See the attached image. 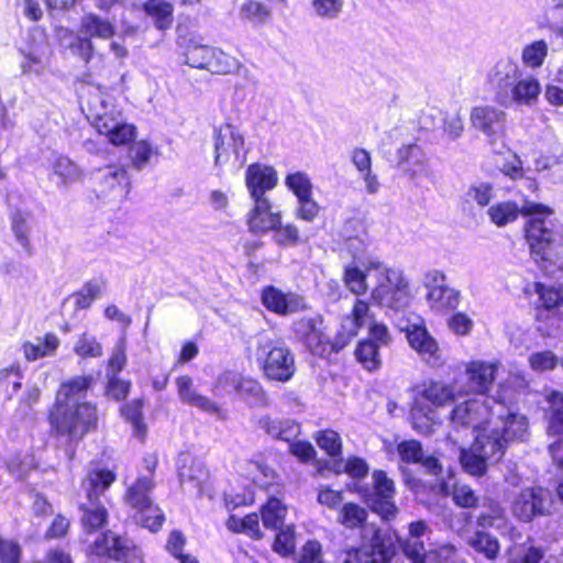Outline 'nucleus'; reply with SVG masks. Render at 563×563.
<instances>
[{"mask_svg": "<svg viewBox=\"0 0 563 563\" xmlns=\"http://www.w3.org/2000/svg\"><path fill=\"white\" fill-rule=\"evenodd\" d=\"M367 510L355 503H345L339 510L336 522L346 529H364Z\"/></svg>", "mask_w": 563, "mask_h": 563, "instance_id": "4c0bfd02", "label": "nucleus"}, {"mask_svg": "<svg viewBox=\"0 0 563 563\" xmlns=\"http://www.w3.org/2000/svg\"><path fill=\"white\" fill-rule=\"evenodd\" d=\"M550 503V494L541 487L522 489L515 496L511 511L519 520L529 522L536 516L544 515Z\"/></svg>", "mask_w": 563, "mask_h": 563, "instance_id": "ddd939ff", "label": "nucleus"}, {"mask_svg": "<svg viewBox=\"0 0 563 563\" xmlns=\"http://www.w3.org/2000/svg\"><path fill=\"white\" fill-rule=\"evenodd\" d=\"M235 391L250 406L266 404V396L261 384L253 378L241 376Z\"/></svg>", "mask_w": 563, "mask_h": 563, "instance_id": "09e8293b", "label": "nucleus"}, {"mask_svg": "<svg viewBox=\"0 0 563 563\" xmlns=\"http://www.w3.org/2000/svg\"><path fill=\"white\" fill-rule=\"evenodd\" d=\"M87 118L91 120L96 130L108 137L114 145H123L135 137V128L125 123L120 112L108 109V104L100 93L87 101Z\"/></svg>", "mask_w": 563, "mask_h": 563, "instance_id": "0eeeda50", "label": "nucleus"}, {"mask_svg": "<svg viewBox=\"0 0 563 563\" xmlns=\"http://www.w3.org/2000/svg\"><path fill=\"white\" fill-rule=\"evenodd\" d=\"M80 32L88 37L108 40L113 36L114 25L95 13L85 14L80 22Z\"/></svg>", "mask_w": 563, "mask_h": 563, "instance_id": "e433bc0d", "label": "nucleus"}, {"mask_svg": "<svg viewBox=\"0 0 563 563\" xmlns=\"http://www.w3.org/2000/svg\"><path fill=\"white\" fill-rule=\"evenodd\" d=\"M397 452L401 461L419 463L431 474H439L441 465L434 456H426L421 443L417 440L402 441L397 445Z\"/></svg>", "mask_w": 563, "mask_h": 563, "instance_id": "cd10ccee", "label": "nucleus"}, {"mask_svg": "<svg viewBox=\"0 0 563 563\" xmlns=\"http://www.w3.org/2000/svg\"><path fill=\"white\" fill-rule=\"evenodd\" d=\"M428 530L427 523L421 520L412 522L409 526V536L402 542L401 547L405 555L411 561L420 558L421 552L426 550L420 539L426 536Z\"/></svg>", "mask_w": 563, "mask_h": 563, "instance_id": "ea45409f", "label": "nucleus"}, {"mask_svg": "<svg viewBox=\"0 0 563 563\" xmlns=\"http://www.w3.org/2000/svg\"><path fill=\"white\" fill-rule=\"evenodd\" d=\"M317 444L324 450L330 456L341 454L342 442L338 432L333 430H323L318 432L316 437Z\"/></svg>", "mask_w": 563, "mask_h": 563, "instance_id": "338daca9", "label": "nucleus"}, {"mask_svg": "<svg viewBox=\"0 0 563 563\" xmlns=\"http://www.w3.org/2000/svg\"><path fill=\"white\" fill-rule=\"evenodd\" d=\"M257 426L267 435L284 441H290L300 432L299 424L291 419H275L269 416H262L257 421Z\"/></svg>", "mask_w": 563, "mask_h": 563, "instance_id": "c756f323", "label": "nucleus"}, {"mask_svg": "<svg viewBox=\"0 0 563 563\" xmlns=\"http://www.w3.org/2000/svg\"><path fill=\"white\" fill-rule=\"evenodd\" d=\"M278 184V175L273 166L253 163L245 172V186L251 199L267 198V191Z\"/></svg>", "mask_w": 563, "mask_h": 563, "instance_id": "6ab92c4d", "label": "nucleus"}, {"mask_svg": "<svg viewBox=\"0 0 563 563\" xmlns=\"http://www.w3.org/2000/svg\"><path fill=\"white\" fill-rule=\"evenodd\" d=\"M247 148L239 128L223 124L216 131L214 166L232 174L238 173L246 163Z\"/></svg>", "mask_w": 563, "mask_h": 563, "instance_id": "1a4fd4ad", "label": "nucleus"}, {"mask_svg": "<svg viewBox=\"0 0 563 563\" xmlns=\"http://www.w3.org/2000/svg\"><path fill=\"white\" fill-rule=\"evenodd\" d=\"M228 529L233 532L245 533L252 539L258 540L263 537L260 528V520L256 514H250L244 518L231 516L227 522Z\"/></svg>", "mask_w": 563, "mask_h": 563, "instance_id": "3c124183", "label": "nucleus"}, {"mask_svg": "<svg viewBox=\"0 0 563 563\" xmlns=\"http://www.w3.org/2000/svg\"><path fill=\"white\" fill-rule=\"evenodd\" d=\"M411 420L412 427L417 432L428 434L437 423V415L433 409L423 407L417 400L411 409Z\"/></svg>", "mask_w": 563, "mask_h": 563, "instance_id": "603ef678", "label": "nucleus"}, {"mask_svg": "<svg viewBox=\"0 0 563 563\" xmlns=\"http://www.w3.org/2000/svg\"><path fill=\"white\" fill-rule=\"evenodd\" d=\"M53 175L58 177V185L68 186L81 180V169L68 157L58 155L52 162Z\"/></svg>", "mask_w": 563, "mask_h": 563, "instance_id": "58836bf2", "label": "nucleus"}, {"mask_svg": "<svg viewBox=\"0 0 563 563\" xmlns=\"http://www.w3.org/2000/svg\"><path fill=\"white\" fill-rule=\"evenodd\" d=\"M313 12L322 19H336L343 11L344 0H312Z\"/></svg>", "mask_w": 563, "mask_h": 563, "instance_id": "e2e57ef3", "label": "nucleus"}, {"mask_svg": "<svg viewBox=\"0 0 563 563\" xmlns=\"http://www.w3.org/2000/svg\"><path fill=\"white\" fill-rule=\"evenodd\" d=\"M92 551L97 555H107L115 560H121L126 556L129 548L124 540L111 531H108L102 538L95 541Z\"/></svg>", "mask_w": 563, "mask_h": 563, "instance_id": "c9c22d12", "label": "nucleus"}, {"mask_svg": "<svg viewBox=\"0 0 563 563\" xmlns=\"http://www.w3.org/2000/svg\"><path fill=\"white\" fill-rule=\"evenodd\" d=\"M75 353L80 357H99L102 355V346L95 335L82 333L74 346Z\"/></svg>", "mask_w": 563, "mask_h": 563, "instance_id": "680f3d73", "label": "nucleus"}, {"mask_svg": "<svg viewBox=\"0 0 563 563\" xmlns=\"http://www.w3.org/2000/svg\"><path fill=\"white\" fill-rule=\"evenodd\" d=\"M501 456L499 442L489 441L486 439V434H477L471 448L461 451L460 460L465 472L481 476L486 472L487 462H496Z\"/></svg>", "mask_w": 563, "mask_h": 563, "instance_id": "f8f14e48", "label": "nucleus"}, {"mask_svg": "<svg viewBox=\"0 0 563 563\" xmlns=\"http://www.w3.org/2000/svg\"><path fill=\"white\" fill-rule=\"evenodd\" d=\"M91 383L90 376H80L60 386L49 416L52 428L58 433L78 440L96 428L97 409L82 401Z\"/></svg>", "mask_w": 563, "mask_h": 563, "instance_id": "f03ea898", "label": "nucleus"}, {"mask_svg": "<svg viewBox=\"0 0 563 563\" xmlns=\"http://www.w3.org/2000/svg\"><path fill=\"white\" fill-rule=\"evenodd\" d=\"M520 213L530 217L526 223V239L533 260L540 264H555L563 255V244L561 235L554 231L550 218L552 211L548 207L526 202L519 208L514 201H503L493 205L487 211L489 220L499 228L515 222Z\"/></svg>", "mask_w": 563, "mask_h": 563, "instance_id": "f257e3e1", "label": "nucleus"}, {"mask_svg": "<svg viewBox=\"0 0 563 563\" xmlns=\"http://www.w3.org/2000/svg\"><path fill=\"white\" fill-rule=\"evenodd\" d=\"M175 384L181 402L196 407L207 413L216 415L219 418H224L223 411L216 402L196 390L194 382L189 376H178L175 379Z\"/></svg>", "mask_w": 563, "mask_h": 563, "instance_id": "5701e85b", "label": "nucleus"}, {"mask_svg": "<svg viewBox=\"0 0 563 563\" xmlns=\"http://www.w3.org/2000/svg\"><path fill=\"white\" fill-rule=\"evenodd\" d=\"M406 334L409 345L423 362L432 367H438L443 363L438 342L423 323L407 327Z\"/></svg>", "mask_w": 563, "mask_h": 563, "instance_id": "dca6fc26", "label": "nucleus"}, {"mask_svg": "<svg viewBox=\"0 0 563 563\" xmlns=\"http://www.w3.org/2000/svg\"><path fill=\"white\" fill-rule=\"evenodd\" d=\"M558 363V356L551 351L536 352L529 356L530 368L538 373L552 371L556 367Z\"/></svg>", "mask_w": 563, "mask_h": 563, "instance_id": "774afa93", "label": "nucleus"}, {"mask_svg": "<svg viewBox=\"0 0 563 563\" xmlns=\"http://www.w3.org/2000/svg\"><path fill=\"white\" fill-rule=\"evenodd\" d=\"M32 214L26 210L16 209L11 214V229L16 242L25 250L30 251Z\"/></svg>", "mask_w": 563, "mask_h": 563, "instance_id": "79ce46f5", "label": "nucleus"}, {"mask_svg": "<svg viewBox=\"0 0 563 563\" xmlns=\"http://www.w3.org/2000/svg\"><path fill=\"white\" fill-rule=\"evenodd\" d=\"M396 165L405 176L416 184L431 176L426 153L415 143L402 145L397 150Z\"/></svg>", "mask_w": 563, "mask_h": 563, "instance_id": "4468645a", "label": "nucleus"}, {"mask_svg": "<svg viewBox=\"0 0 563 563\" xmlns=\"http://www.w3.org/2000/svg\"><path fill=\"white\" fill-rule=\"evenodd\" d=\"M419 395L433 407H444L455 400V388L451 384L429 380L422 384Z\"/></svg>", "mask_w": 563, "mask_h": 563, "instance_id": "2f4dec72", "label": "nucleus"}, {"mask_svg": "<svg viewBox=\"0 0 563 563\" xmlns=\"http://www.w3.org/2000/svg\"><path fill=\"white\" fill-rule=\"evenodd\" d=\"M521 76L518 63L510 58H500L488 71L487 80L495 89L496 100L500 104H507L508 89L516 79Z\"/></svg>", "mask_w": 563, "mask_h": 563, "instance_id": "a211bd4d", "label": "nucleus"}, {"mask_svg": "<svg viewBox=\"0 0 563 563\" xmlns=\"http://www.w3.org/2000/svg\"><path fill=\"white\" fill-rule=\"evenodd\" d=\"M540 93L541 85L536 77L531 75L519 77L508 89L507 104L512 102L517 106L531 107L538 102Z\"/></svg>", "mask_w": 563, "mask_h": 563, "instance_id": "bb28decb", "label": "nucleus"}, {"mask_svg": "<svg viewBox=\"0 0 563 563\" xmlns=\"http://www.w3.org/2000/svg\"><path fill=\"white\" fill-rule=\"evenodd\" d=\"M548 53L549 46L545 41H534L522 48L521 63L529 69H538L543 65Z\"/></svg>", "mask_w": 563, "mask_h": 563, "instance_id": "de8ad7c7", "label": "nucleus"}, {"mask_svg": "<svg viewBox=\"0 0 563 563\" xmlns=\"http://www.w3.org/2000/svg\"><path fill=\"white\" fill-rule=\"evenodd\" d=\"M471 122L475 129L493 137L503 131L506 113L493 106H479L472 110Z\"/></svg>", "mask_w": 563, "mask_h": 563, "instance_id": "b1692460", "label": "nucleus"}, {"mask_svg": "<svg viewBox=\"0 0 563 563\" xmlns=\"http://www.w3.org/2000/svg\"><path fill=\"white\" fill-rule=\"evenodd\" d=\"M23 60L21 62V69L24 75L41 76L48 67L49 49L45 41L21 49Z\"/></svg>", "mask_w": 563, "mask_h": 563, "instance_id": "c85d7f7f", "label": "nucleus"}, {"mask_svg": "<svg viewBox=\"0 0 563 563\" xmlns=\"http://www.w3.org/2000/svg\"><path fill=\"white\" fill-rule=\"evenodd\" d=\"M178 476L184 487L196 489L201 494L203 484L208 478V472L200 461H197L188 453H183L178 459Z\"/></svg>", "mask_w": 563, "mask_h": 563, "instance_id": "a878e982", "label": "nucleus"}, {"mask_svg": "<svg viewBox=\"0 0 563 563\" xmlns=\"http://www.w3.org/2000/svg\"><path fill=\"white\" fill-rule=\"evenodd\" d=\"M285 185L297 199L312 195L313 186L311 179L303 172L288 174L285 178Z\"/></svg>", "mask_w": 563, "mask_h": 563, "instance_id": "4d7b16f0", "label": "nucleus"}, {"mask_svg": "<svg viewBox=\"0 0 563 563\" xmlns=\"http://www.w3.org/2000/svg\"><path fill=\"white\" fill-rule=\"evenodd\" d=\"M121 411L125 419L131 422L134 435L143 440L146 434V426L142 418V401L137 399L126 404Z\"/></svg>", "mask_w": 563, "mask_h": 563, "instance_id": "13d9d810", "label": "nucleus"}, {"mask_svg": "<svg viewBox=\"0 0 563 563\" xmlns=\"http://www.w3.org/2000/svg\"><path fill=\"white\" fill-rule=\"evenodd\" d=\"M512 396L501 386L498 390V401L495 404V416L489 426L486 439L497 441L504 455L507 445L512 441H523L528 433V420L511 406Z\"/></svg>", "mask_w": 563, "mask_h": 563, "instance_id": "39448f33", "label": "nucleus"}, {"mask_svg": "<svg viewBox=\"0 0 563 563\" xmlns=\"http://www.w3.org/2000/svg\"><path fill=\"white\" fill-rule=\"evenodd\" d=\"M526 292H534L539 296V303L541 307L550 310L563 305L562 289L555 285H544L542 283H533L531 286L526 287Z\"/></svg>", "mask_w": 563, "mask_h": 563, "instance_id": "a19ab883", "label": "nucleus"}, {"mask_svg": "<svg viewBox=\"0 0 563 563\" xmlns=\"http://www.w3.org/2000/svg\"><path fill=\"white\" fill-rule=\"evenodd\" d=\"M263 525L267 529H280L287 514L286 506L277 498H269L261 508Z\"/></svg>", "mask_w": 563, "mask_h": 563, "instance_id": "49530a36", "label": "nucleus"}, {"mask_svg": "<svg viewBox=\"0 0 563 563\" xmlns=\"http://www.w3.org/2000/svg\"><path fill=\"white\" fill-rule=\"evenodd\" d=\"M99 196L122 199L129 192V180L124 168L109 166L98 172L96 176Z\"/></svg>", "mask_w": 563, "mask_h": 563, "instance_id": "412c9836", "label": "nucleus"}, {"mask_svg": "<svg viewBox=\"0 0 563 563\" xmlns=\"http://www.w3.org/2000/svg\"><path fill=\"white\" fill-rule=\"evenodd\" d=\"M366 269L375 272V286L371 290L374 305L391 311H400L409 306L410 286L402 271L388 267L378 260H369Z\"/></svg>", "mask_w": 563, "mask_h": 563, "instance_id": "7ed1b4c3", "label": "nucleus"}, {"mask_svg": "<svg viewBox=\"0 0 563 563\" xmlns=\"http://www.w3.org/2000/svg\"><path fill=\"white\" fill-rule=\"evenodd\" d=\"M374 493L371 497V505L375 512L384 519L389 520L395 517L397 508L393 501L395 487L394 482L389 479L383 471L373 473Z\"/></svg>", "mask_w": 563, "mask_h": 563, "instance_id": "aec40b11", "label": "nucleus"}, {"mask_svg": "<svg viewBox=\"0 0 563 563\" xmlns=\"http://www.w3.org/2000/svg\"><path fill=\"white\" fill-rule=\"evenodd\" d=\"M549 427L551 434H563V396L558 391L548 395Z\"/></svg>", "mask_w": 563, "mask_h": 563, "instance_id": "864d4df0", "label": "nucleus"}, {"mask_svg": "<svg viewBox=\"0 0 563 563\" xmlns=\"http://www.w3.org/2000/svg\"><path fill=\"white\" fill-rule=\"evenodd\" d=\"M368 261L363 263L364 269L354 264L347 265L344 269L343 282L346 288L356 296L366 294L368 289L367 275L371 273L366 269Z\"/></svg>", "mask_w": 563, "mask_h": 563, "instance_id": "c03bdc74", "label": "nucleus"}, {"mask_svg": "<svg viewBox=\"0 0 563 563\" xmlns=\"http://www.w3.org/2000/svg\"><path fill=\"white\" fill-rule=\"evenodd\" d=\"M366 324L368 325L369 336L367 341L377 343L379 347L390 344L391 335L388 328L384 323L374 320L368 302L363 299H355L351 312L342 319L338 343L344 345L352 338L356 336L358 331Z\"/></svg>", "mask_w": 563, "mask_h": 563, "instance_id": "6e6552de", "label": "nucleus"}, {"mask_svg": "<svg viewBox=\"0 0 563 563\" xmlns=\"http://www.w3.org/2000/svg\"><path fill=\"white\" fill-rule=\"evenodd\" d=\"M295 531L292 526H287L276 534L273 550L282 556H288L295 551Z\"/></svg>", "mask_w": 563, "mask_h": 563, "instance_id": "69168bd1", "label": "nucleus"}, {"mask_svg": "<svg viewBox=\"0 0 563 563\" xmlns=\"http://www.w3.org/2000/svg\"><path fill=\"white\" fill-rule=\"evenodd\" d=\"M262 302L268 310L278 314L292 313L299 307L298 297L285 295L275 287H267L263 290Z\"/></svg>", "mask_w": 563, "mask_h": 563, "instance_id": "473e14b6", "label": "nucleus"}, {"mask_svg": "<svg viewBox=\"0 0 563 563\" xmlns=\"http://www.w3.org/2000/svg\"><path fill=\"white\" fill-rule=\"evenodd\" d=\"M101 295V284L91 280L85 284L79 291L73 295L77 309H87Z\"/></svg>", "mask_w": 563, "mask_h": 563, "instance_id": "052dcab7", "label": "nucleus"}, {"mask_svg": "<svg viewBox=\"0 0 563 563\" xmlns=\"http://www.w3.org/2000/svg\"><path fill=\"white\" fill-rule=\"evenodd\" d=\"M153 487L154 484L151 476L139 477L126 493V503L136 511H143L147 506L152 505L150 493Z\"/></svg>", "mask_w": 563, "mask_h": 563, "instance_id": "f704fd0d", "label": "nucleus"}, {"mask_svg": "<svg viewBox=\"0 0 563 563\" xmlns=\"http://www.w3.org/2000/svg\"><path fill=\"white\" fill-rule=\"evenodd\" d=\"M498 364L485 361H472L467 363L465 373L470 388L478 396H487L486 393L493 385Z\"/></svg>", "mask_w": 563, "mask_h": 563, "instance_id": "393cba45", "label": "nucleus"}, {"mask_svg": "<svg viewBox=\"0 0 563 563\" xmlns=\"http://www.w3.org/2000/svg\"><path fill=\"white\" fill-rule=\"evenodd\" d=\"M394 554L391 543L379 530H374L369 543L345 552L344 563H387Z\"/></svg>", "mask_w": 563, "mask_h": 563, "instance_id": "2eb2a0df", "label": "nucleus"}, {"mask_svg": "<svg viewBox=\"0 0 563 563\" xmlns=\"http://www.w3.org/2000/svg\"><path fill=\"white\" fill-rule=\"evenodd\" d=\"M268 8L257 1H249L242 4L240 9V16L242 20L249 21L253 24H262L269 18Z\"/></svg>", "mask_w": 563, "mask_h": 563, "instance_id": "bf43d9fd", "label": "nucleus"}, {"mask_svg": "<svg viewBox=\"0 0 563 563\" xmlns=\"http://www.w3.org/2000/svg\"><path fill=\"white\" fill-rule=\"evenodd\" d=\"M255 358L265 377L286 383L295 374V356L280 338L261 333L256 339Z\"/></svg>", "mask_w": 563, "mask_h": 563, "instance_id": "20e7f679", "label": "nucleus"}, {"mask_svg": "<svg viewBox=\"0 0 563 563\" xmlns=\"http://www.w3.org/2000/svg\"><path fill=\"white\" fill-rule=\"evenodd\" d=\"M494 401H498V394L492 397L477 396L455 406L450 415L452 426L475 437L487 434L495 416Z\"/></svg>", "mask_w": 563, "mask_h": 563, "instance_id": "423d86ee", "label": "nucleus"}, {"mask_svg": "<svg viewBox=\"0 0 563 563\" xmlns=\"http://www.w3.org/2000/svg\"><path fill=\"white\" fill-rule=\"evenodd\" d=\"M240 67L241 63L238 58L224 53L219 48L211 47L207 70L213 74L228 75L236 73Z\"/></svg>", "mask_w": 563, "mask_h": 563, "instance_id": "a18cd8bd", "label": "nucleus"}, {"mask_svg": "<svg viewBox=\"0 0 563 563\" xmlns=\"http://www.w3.org/2000/svg\"><path fill=\"white\" fill-rule=\"evenodd\" d=\"M143 11L153 20L157 30L165 31L173 25L174 5L165 0H147L142 4Z\"/></svg>", "mask_w": 563, "mask_h": 563, "instance_id": "72a5a7b5", "label": "nucleus"}, {"mask_svg": "<svg viewBox=\"0 0 563 563\" xmlns=\"http://www.w3.org/2000/svg\"><path fill=\"white\" fill-rule=\"evenodd\" d=\"M321 317H305L294 322V332L312 353H321L329 339L323 332Z\"/></svg>", "mask_w": 563, "mask_h": 563, "instance_id": "4be33fe9", "label": "nucleus"}, {"mask_svg": "<svg viewBox=\"0 0 563 563\" xmlns=\"http://www.w3.org/2000/svg\"><path fill=\"white\" fill-rule=\"evenodd\" d=\"M379 349L377 343L364 340L360 342L355 351L356 358L367 371H375L382 364Z\"/></svg>", "mask_w": 563, "mask_h": 563, "instance_id": "5fc2aeb1", "label": "nucleus"}, {"mask_svg": "<svg viewBox=\"0 0 563 563\" xmlns=\"http://www.w3.org/2000/svg\"><path fill=\"white\" fill-rule=\"evenodd\" d=\"M245 475L256 486L268 488L277 482V473L267 464L258 461H249L245 464Z\"/></svg>", "mask_w": 563, "mask_h": 563, "instance_id": "37998d69", "label": "nucleus"}, {"mask_svg": "<svg viewBox=\"0 0 563 563\" xmlns=\"http://www.w3.org/2000/svg\"><path fill=\"white\" fill-rule=\"evenodd\" d=\"M252 208L246 214V224L252 233H266L276 229L282 221V211L274 208L267 198L251 199Z\"/></svg>", "mask_w": 563, "mask_h": 563, "instance_id": "f3484780", "label": "nucleus"}, {"mask_svg": "<svg viewBox=\"0 0 563 563\" xmlns=\"http://www.w3.org/2000/svg\"><path fill=\"white\" fill-rule=\"evenodd\" d=\"M468 544L476 552L483 553L488 560H495L499 553L498 540L485 532H476L468 539Z\"/></svg>", "mask_w": 563, "mask_h": 563, "instance_id": "6e6d98bb", "label": "nucleus"}, {"mask_svg": "<svg viewBox=\"0 0 563 563\" xmlns=\"http://www.w3.org/2000/svg\"><path fill=\"white\" fill-rule=\"evenodd\" d=\"M413 563H462L457 555L455 548L451 544H442L423 550L420 558L412 560Z\"/></svg>", "mask_w": 563, "mask_h": 563, "instance_id": "8fccbe9b", "label": "nucleus"}, {"mask_svg": "<svg viewBox=\"0 0 563 563\" xmlns=\"http://www.w3.org/2000/svg\"><path fill=\"white\" fill-rule=\"evenodd\" d=\"M60 341L54 333H46L37 338L36 342L25 341L21 344V351L27 362H35L43 357L54 356Z\"/></svg>", "mask_w": 563, "mask_h": 563, "instance_id": "7c9ffc66", "label": "nucleus"}, {"mask_svg": "<svg viewBox=\"0 0 563 563\" xmlns=\"http://www.w3.org/2000/svg\"><path fill=\"white\" fill-rule=\"evenodd\" d=\"M424 287L426 300L432 312L445 314L459 307L461 292L448 285L446 275L443 272L438 269L429 272L424 278Z\"/></svg>", "mask_w": 563, "mask_h": 563, "instance_id": "9b49d317", "label": "nucleus"}, {"mask_svg": "<svg viewBox=\"0 0 563 563\" xmlns=\"http://www.w3.org/2000/svg\"><path fill=\"white\" fill-rule=\"evenodd\" d=\"M273 231L275 232L273 239L280 246H294L300 242L299 229L292 223L283 224L280 221Z\"/></svg>", "mask_w": 563, "mask_h": 563, "instance_id": "0e129e2a", "label": "nucleus"}, {"mask_svg": "<svg viewBox=\"0 0 563 563\" xmlns=\"http://www.w3.org/2000/svg\"><path fill=\"white\" fill-rule=\"evenodd\" d=\"M114 481L113 472L101 468L91 471L82 482L88 503L80 506L82 511L81 523L87 532H92L104 525L107 510L97 503V499Z\"/></svg>", "mask_w": 563, "mask_h": 563, "instance_id": "9d476101", "label": "nucleus"}]
</instances>
